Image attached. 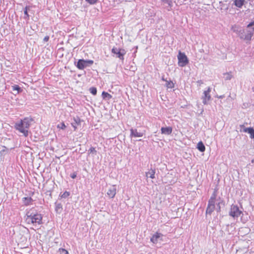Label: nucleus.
I'll return each mask as SVG.
<instances>
[{
    "label": "nucleus",
    "instance_id": "nucleus-25",
    "mask_svg": "<svg viewBox=\"0 0 254 254\" xmlns=\"http://www.w3.org/2000/svg\"><path fill=\"white\" fill-rule=\"evenodd\" d=\"M12 87L13 91H17V93H18L20 91L22 90L20 87H19V86L17 85H15L14 86H12Z\"/></svg>",
    "mask_w": 254,
    "mask_h": 254
},
{
    "label": "nucleus",
    "instance_id": "nucleus-23",
    "mask_svg": "<svg viewBox=\"0 0 254 254\" xmlns=\"http://www.w3.org/2000/svg\"><path fill=\"white\" fill-rule=\"evenodd\" d=\"M166 86L168 88H172L174 87V83L172 81L166 80Z\"/></svg>",
    "mask_w": 254,
    "mask_h": 254
},
{
    "label": "nucleus",
    "instance_id": "nucleus-3",
    "mask_svg": "<svg viewBox=\"0 0 254 254\" xmlns=\"http://www.w3.org/2000/svg\"><path fill=\"white\" fill-rule=\"evenodd\" d=\"M216 194L215 192L213 193L210 198L209 199L208 205L206 210V214H211L215 209V199Z\"/></svg>",
    "mask_w": 254,
    "mask_h": 254
},
{
    "label": "nucleus",
    "instance_id": "nucleus-1",
    "mask_svg": "<svg viewBox=\"0 0 254 254\" xmlns=\"http://www.w3.org/2000/svg\"><path fill=\"white\" fill-rule=\"evenodd\" d=\"M25 217V222L28 224H32L36 226L42 223L41 214L34 212L32 209H30L26 212Z\"/></svg>",
    "mask_w": 254,
    "mask_h": 254
},
{
    "label": "nucleus",
    "instance_id": "nucleus-16",
    "mask_svg": "<svg viewBox=\"0 0 254 254\" xmlns=\"http://www.w3.org/2000/svg\"><path fill=\"white\" fill-rule=\"evenodd\" d=\"M74 122L71 123V126L74 128V130L77 128V126L80 125L81 120L78 117L74 118L73 119Z\"/></svg>",
    "mask_w": 254,
    "mask_h": 254
},
{
    "label": "nucleus",
    "instance_id": "nucleus-26",
    "mask_svg": "<svg viewBox=\"0 0 254 254\" xmlns=\"http://www.w3.org/2000/svg\"><path fill=\"white\" fill-rule=\"evenodd\" d=\"M224 77L226 80H230L232 78V75L229 73H226L224 74Z\"/></svg>",
    "mask_w": 254,
    "mask_h": 254
},
{
    "label": "nucleus",
    "instance_id": "nucleus-2",
    "mask_svg": "<svg viewBox=\"0 0 254 254\" xmlns=\"http://www.w3.org/2000/svg\"><path fill=\"white\" fill-rule=\"evenodd\" d=\"M32 121V119L25 118L19 123L15 124V128L20 132L23 133L25 136H27L28 132L27 129L30 127Z\"/></svg>",
    "mask_w": 254,
    "mask_h": 254
},
{
    "label": "nucleus",
    "instance_id": "nucleus-12",
    "mask_svg": "<svg viewBox=\"0 0 254 254\" xmlns=\"http://www.w3.org/2000/svg\"><path fill=\"white\" fill-rule=\"evenodd\" d=\"M130 137H142L144 134V132L142 131H139L137 129H130Z\"/></svg>",
    "mask_w": 254,
    "mask_h": 254
},
{
    "label": "nucleus",
    "instance_id": "nucleus-22",
    "mask_svg": "<svg viewBox=\"0 0 254 254\" xmlns=\"http://www.w3.org/2000/svg\"><path fill=\"white\" fill-rule=\"evenodd\" d=\"M248 28H249L252 33L254 34V21L249 23L248 26Z\"/></svg>",
    "mask_w": 254,
    "mask_h": 254
},
{
    "label": "nucleus",
    "instance_id": "nucleus-35",
    "mask_svg": "<svg viewBox=\"0 0 254 254\" xmlns=\"http://www.w3.org/2000/svg\"><path fill=\"white\" fill-rule=\"evenodd\" d=\"M89 152H90V153H96V150H95V148L92 147H91V148L89 149Z\"/></svg>",
    "mask_w": 254,
    "mask_h": 254
},
{
    "label": "nucleus",
    "instance_id": "nucleus-19",
    "mask_svg": "<svg viewBox=\"0 0 254 254\" xmlns=\"http://www.w3.org/2000/svg\"><path fill=\"white\" fill-rule=\"evenodd\" d=\"M197 148L200 152H204L205 149V146L201 141L197 143Z\"/></svg>",
    "mask_w": 254,
    "mask_h": 254
},
{
    "label": "nucleus",
    "instance_id": "nucleus-14",
    "mask_svg": "<svg viewBox=\"0 0 254 254\" xmlns=\"http://www.w3.org/2000/svg\"><path fill=\"white\" fill-rule=\"evenodd\" d=\"M162 234L159 233H156L153 235L150 241L154 244H156L159 241L162 240Z\"/></svg>",
    "mask_w": 254,
    "mask_h": 254
},
{
    "label": "nucleus",
    "instance_id": "nucleus-40",
    "mask_svg": "<svg viewBox=\"0 0 254 254\" xmlns=\"http://www.w3.org/2000/svg\"><path fill=\"white\" fill-rule=\"evenodd\" d=\"M252 90L254 92V86L252 87Z\"/></svg>",
    "mask_w": 254,
    "mask_h": 254
},
{
    "label": "nucleus",
    "instance_id": "nucleus-11",
    "mask_svg": "<svg viewBox=\"0 0 254 254\" xmlns=\"http://www.w3.org/2000/svg\"><path fill=\"white\" fill-rule=\"evenodd\" d=\"M249 1L250 0H234L233 4L237 7L241 8L247 4Z\"/></svg>",
    "mask_w": 254,
    "mask_h": 254
},
{
    "label": "nucleus",
    "instance_id": "nucleus-29",
    "mask_svg": "<svg viewBox=\"0 0 254 254\" xmlns=\"http://www.w3.org/2000/svg\"><path fill=\"white\" fill-rule=\"evenodd\" d=\"M28 7L26 6L24 11V13L25 14L24 18H29V15L28 14Z\"/></svg>",
    "mask_w": 254,
    "mask_h": 254
},
{
    "label": "nucleus",
    "instance_id": "nucleus-33",
    "mask_svg": "<svg viewBox=\"0 0 254 254\" xmlns=\"http://www.w3.org/2000/svg\"><path fill=\"white\" fill-rule=\"evenodd\" d=\"M240 29H241V28H239L236 26H235V27H232V30L234 32H236L237 34H238L239 33V31L240 30Z\"/></svg>",
    "mask_w": 254,
    "mask_h": 254
},
{
    "label": "nucleus",
    "instance_id": "nucleus-17",
    "mask_svg": "<svg viewBox=\"0 0 254 254\" xmlns=\"http://www.w3.org/2000/svg\"><path fill=\"white\" fill-rule=\"evenodd\" d=\"M155 169H151L147 172L146 173V177L147 178H150L154 179L155 178Z\"/></svg>",
    "mask_w": 254,
    "mask_h": 254
},
{
    "label": "nucleus",
    "instance_id": "nucleus-5",
    "mask_svg": "<svg viewBox=\"0 0 254 254\" xmlns=\"http://www.w3.org/2000/svg\"><path fill=\"white\" fill-rule=\"evenodd\" d=\"M178 59L179 61L178 64L180 66H185L189 63L187 57L184 53H182L181 52H180L178 54Z\"/></svg>",
    "mask_w": 254,
    "mask_h": 254
},
{
    "label": "nucleus",
    "instance_id": "nucleus-20",
    "mask_svg": "<svg viewBox=\"0 0 254 254\" xmlns=\"http://www.w3.org/2000/svg\"><path fill=\"white\" fill-rule=\"evenodd\" d=\"M23 203L25 205H29L31 202L33 201V199H32L31 197H24L23 198Z\"/></svg>",
    "mask_w": 254,
    "mask_h": 254
},
{
    "label": "nucleus",
    "instance_id": "nucleus-18",
    "mask_svg": "<svg viewBox=\"0 0 254 254\" xmlns=\"http://www.w3.org/2000/svg\"><path fill=\"white\" fill-rule=\"evenodd\" d=\"M62 210H63V206H62V204L56 202L55 203V210H56V211L58 213H61Z\"/></svg>",
    "mask_w": 254,
    "mask_h": 254
},
{
    "label": "nucleus",
    "instance_id": "nucleus-13",
    "mask_svg": "<svg viewBox=\"0 0 254 254\" xmlns=\"http://www.w3.org/2000/svg\"><path fill=\"white\" fill-rule=\"evenodd\" d=\"M163 5L168 10L170 11L173 6L172 0H161Z\"/></svg>",
    "mask_w": 254,
    "mask_h": 254
},
{
    "label": "nucleus",
    "instance_id": "nucleus-31",
    "mask_svg": "<svg viewBox=\"0 0 254 254\" xmlns=\"http://www.w3.org/2000/svg\"><path fill=\"white\" fill-rule=\"evenodd\" d=\"M57 127L58 128H60L62 129H64L65 127H66V126L65 125V124L64 123H62L60 124H59L58 126H57Z\"/></svg>",
    "mask_w": 254,
    "mask_h": 254
},
{
    "label": "nucleus",
    "instance_id": "nucleus-32",
    "mask_svg": "<svg viewBox=\"0 0 254 254\" xmlns=\"http://www.w3.org/2000/svg\"><path fill=\"white\" fill-rule=\"evenodd\" d=\"M245 31L244 29H240L239 31L238 36L241 38V35H245Z\"/></svg>",
    "mask_w": 254,
    "mask_h": 254
},
{
    "label": "nucleus",
    "instance_id": "nucleus-24",
    "mask_svg": "<svg viewBox=\"0 0 254 254\" xmlns=\"http://www.w3.org/2000/svg\"><path fill=\"white\" fill-rule=\"evenodd\" d=\"M102 95L103 98H108L109 99H111L112 98V96L110 94L105 91L102 92Z\"/></svg>",
    "mask_w": 254,
    "mask_h": 254
},
{
    "label": "nucleus",
    "instance_id": "nucleus-39",
    "mask_svg": "<svg viewBox=\"0 0 254 254\" xmlns=\"http://www.w3.org/2000/svg\"><path fill=\"white\" fill-rule=\"evenodd\" d=\"M162 80H163V81H166V80H165V79H164V77L163 76L162 77Z\"/></svg>",
    "mask_w": 254,
    "mask_h": 254
},
{
    "label": "nucleus",
    "instance_id": "nucleus-37",
    "mask_svg": "<svg viewBox=\"0 0 254 254\" xmlns=\"http://www.w3.org/2000/svg\"><path fill=\"white\" fill-rule=\"evenodd\" d=\"M76 175L75 174H72L71 176V177L72 178V179H74L75 177H76Z\"/></svg>",
    "mask_w": 254,
    "mask_h": 254
},
{
    "label": "nucleus",
    "instance_id": "nucleus-15",
    "mask_svg": "<svg viewBox=\"0 0 254 254\" xmlns=\"http://www.w3.org/2000/svg\"><path fill=\"white\" fill-rule=\"evenodd\" d=\"M161 133L166 135H169L172 132V128L171 127H162L161 129Z\"/></svg>",
    "mask_w": 254,
    "mask_h": 254
},
{
    "label": "nucleus",
    "instance_id": "nucleus-7",
    "mask_svg": "<svg viewBox=\"0 0 254 254\" xmlns=\"http://www.w3.org/2000/svg\"><path fill=\"white\" fill-rule=\"evenodd\" d=\"M211 92L210 87H208L207 89L204 91L203 93L201 99H202V103L204 105L208 104V102L211 99V95L210 93Z\"/></svg>",
    "mask_w": 254,
    "mask_h": 254
},
{
    "label": "nucleus",
    "instance_id": "nucleus-4",
    "mask_svg": "<svg viewBox=\"0 0 254 254\" xmlns=\"http://www.w3.org/2000/svg\"><path fill=\"white\" fill-rule=\"evenodd\" d=\"M242 211L241 210L237 205L232 204L229 212V215L234 218H237L241 214Z\"/></svg>",
    "mask_w": 254,
    "mask_h": 254
},
{
    "label": "nucleus",
    "instance_id": "nucleus-9",
    "mask_svg": "<svg viewBox=\"0 0 254 254\" xmlns=\"http://www.w3.org/2000/svg\"><path fill=\"white\" fill-rule=\"evenodd\" d=\"M117 193V187L116 185H112L110 186L107 191V194L109 197L113 198L115 197Z\"/></svg>",
    "mask_w": 254,
    "mask_h": 254
},
{
    "label": "nucleus",
    "instance_id": "nucleus-36",
    "mask_svg": "<svg viewBox=\"0 0 254 254\" xmlns=\"http://www.w3.org/2000/svg\"><path fill=\"white\" fill-rule=\"evenodd\" d=\"M49 39V37L48 36H45L43 39L44 42H47Z\"/></svg>",
    "mask_w": 254,
    "mask_h": 254
},
{
    "label": "nucleus",
    "instance_id": "nucleus-6",
    "mask_svg": "<svg viewBox=\"0 0 254 254\" xmlns=\"http://www.w3.org/2000/svg\"><path fill=\"white\" fill-rule=\"evenodd\" d=\"M93 63V61L92 60H79L77 63L76 66L79 69H83L89 64L91 65Z\"/></svg>",
    "mask_w": 254,
    "mask_h": 254
},
{
    "label": "nucleus",
    "instance_id": "nucleus-38",
    "mask_svg": "<svg viewBox=\"0 0 254 254\" xmlns=\"http://www.w3.org/2000/svg\"><path fill=\"white\" fill-rule=\"evenodd\" d=\"M217 97L218 98H223L224 97V95H221V96H217Z\"/></svg>",
    "mask_w": 254,
    "mask_h": 254
},
{
    "label": "nucleus",
    "instance_id": "nucleus-10",
    "mask_svg": "<svg viewBox=\"0 0 254 254\" xmlns=\"http://www.w3.org/2000/svg\"><path fill=\"white\" fill-rule=\"evenodd\" d=\"M245 35H241V39L246 40H251L252 36H253V34L252 33L251 31L249 29L248 27L245 30Z\"/></svg>",
    "mask_w": 254,
    "mask_h": 254
},
{
    "label": "nucleus",
    "instance_id": "nucleus-8",
    "mask_svg": "<svg viewBox=\"0 0 254 254\" xmlns=\"http://www.w3.org/2000/svg\"><path fill=\"white\" fill-rule=\"evenodd\" d=\"M112 52L116 55V57L121 60H124V56L126 54L124 49H118L117 48H113Z\"/></svg>",
    "mask_w": 254,
    "mask_h": 254
},
{
    "label": "nucleus",
    "instance_id": "nucleus-28",
    "mask_svg": "<svg viewBox=\"0 0 254 254\" xmlns=\"http://www.w3.org/2000/svg\"><path fill=\"white\" fill-rule=\"evenodd\" d=\"M90 93L95 95L97 94V89L95 87H91L89 89Z\"/></svg>",
    "mask_w": 254,
    "mask_h": 254
},
{
    "label": "nucleus",
    "instance_id": "nucleus-34",
    "mask_svg": "<svg viewBox=\"0 0 254 254\" xmlns=\"http://www.w3.org/2000/svg\"><path fill=\"white\" fill-rule=\"evenodd\" d=\"M98 0H85L88 3L90 4H94L97 2Z\"/></svg>",
    "mask_w": 254,
    "mask_h": 254
},
{
    "label": "nucleus",
    "instance_id": "nucleus-27",
    "mask_svg": "<svg viewBox=\"0 0 254 254\" xmlns=\"http://www.w3.org/2000/svg\"><path fill=\"white\" fill-rule=\"evenodd\" d=\"M70 195V192L67 191L64 192L62 194L60 195L61 197L62 198H66Z\"/></svg>",
    "mask_w": 254,
    "mask_h": 254
},
{
    "label": "nucleus",
    "instance_id": "nucleus-21",
    "mask_svg": "<svg viewBox=\"0 0 254 254\" xmlns=\"http://www.w3.org/2000/svg\"><path fill=\"white\" fill-rule=\"evenodd\" d=\"M221 205H224V203L222 200L219 201L218 203H217V206L216 207H215V209L217 212L220 211Z\"/></svg>",
    "mask_w": 254,
    "mask_h": 254
},
{
    "label": "nucleus",
    "instance_id": "nucleus-30",
    "mask_svg": "<svg viewBox=\"0 0 254 254\" xmlns=\"http://www.w3.org/2000/svg\"><path fill=\"white\" fill-rule=\"evenodd\" d=\"M59 251L60 254H68V252L64 249H60Z\"/></svg>",
    "mask_w": 254,
    "mask_h": 254
}]
</instances>
